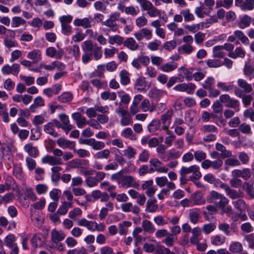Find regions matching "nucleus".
Masks as SVG:
<instances>
[{
  "label": "nucleus",
  "instance_id": "f257e3e1",
  "mask_svg": "<svg viewBox=\"0 0 254 254\" xmlns=\"http://www.w3.org/2000/svg\"><path fill=\"white\" fill-rule=\"evenodd\" d=\"M111 178L112 180L116 181L118 184H121L123 187L135 188L139 186L134 177L129 175H123L121 172L113 174Z\"/></svg>",
  "mask_w": 254,
  "mask_h": 254
},
{
  "label": "nucleus",
  "instance_id": "f03ea898",
  "mask_svg": "<svg viewBox=\"0 0 254 254\" xmlns=\"http://www.w3.org/2000/svg\"><path fill=\"white\" fill-rule=\"evenodd\" d=\"M139 4L142 11H146L147 13L150 17L160 16L161 11L155 7L153 3L149 0H135Z\"/></svg>",
  "mask_w": 254,
  "mask_h": 254
},
{
  "label": "nucleus",
  "instance_id": "7ed1b4c3",
  "mask_svg": "<svg viewBox=\"0 0 254 254\" xmlns=\"http://www.w3.org/2000/svg\"><path fill=\"white\" fill-rule=\"evenodd\" d=\"M180 173H182L186 176L192 173V175L190 176V180L192 182L199 180L202 176L201 173L199 171V167L196 165H193L189 167H182L180 170Z\"/></svg>",
  "mask_w": 254,
  "mask_h": 254
},
{
  "label": "nucleus",
  "instance_id": "20e7f679",
  "mask_svg": "<svg viewBox=\"0 0 254 254\" xmlns=\"http://www.w3.org/2000/svg\"><path fill=\"white\" fill-rule=\"evenodd\" d=\"M221 103L226 104V107L228 108H231L233 109L238 108L240 106V102L238 100L232 98L228 94H222L219 97V101Z\"/></svg>",
  "mask_w": 254,
  "mask_h": 254
},
{
  "label": "nucleus",
  "instance_id": "39448f33",
  "mask_svg": "<svg viewBox=\"0 0 254 254\" xmlns=\"http://www.w3.org/2000/svg\"><path fill=\"white\" fill-rule=\"evenodd\" d=\"M79 143L88 145L91 146L93 149L97 150H101L105 147V143L103 142L97 141L93 138L80 140Z\"/></svg>",
  "mask_w": 254,
  "mask_h": 254
},
{
  "label": "nucleus",
  "instance_id": "423d86ee",
  "mask_svg": "<svg viewBox=\"0 0 254 254\" xmlns=\"http://www.w3.org/2000/svg\"><path fill=\"white\" fill-rule=\"evenodd\" d=\"M173 113V110L170 109L166 113L162 115L161 119L159 121L161 122V124H162V129L163 130H169L168 128L170 125Z\"/></svg>",
  "mask_w": 254,
  "mask_h": 254
},
{
  "label": "nucleus",
  "instance_id": "0eeeda50",
  "mask_svg": "<svg viewBox=\"0 0 254 254\" xmlns=\"http://www.w3.org/2000/svg\"><path fill=\"white\" fill-rule=\"evenodd\" d=\"M133 35L138 41L142 40L144 38L149 40L152 37L151 30L147 28H142L140 30L135 32Z\"/></svg>",
  "mask_w": 254,
  "mask_h": 254
},
{
  "label": "nucleus",
  "instance_id": "6e6552de",
  "mask_svg": "<svg viewBox=\"0 0 254 254\" xmlns=\"http://www.w3.org/2000/svg\"><path fill=\"white\" fill-rule=\"evenodd\" d=\"M1 71L3 74L17 75L20 71V66L18 64H14L11 66L5 64L2 67Z\"/></svg>",
  "mask_w": 254,
  "mask_h": 254
},
{
  "label": "nucleus",
  "instance_id": "1a4fd4ad",
  "mask_svg": "<svg viewBox=\"0 0 254 254\" xmlns=\"http://www.w3.org/2000/svg\"><path fill=\"white\" fill-rule=\"evenodd\" d=\"M235 95L236 96L242 99L243 103L245 107L249 106L253 100L252 95H245L242 89L239 87H235Z\"/></svg>",
  "mask_w": 254,
  "mask_h": 254
},
{
  "label": "nucleus",
  "instance_id": "9d476101",
  "mask_svg": "<svg viewBox=\"0 0 254 254\" xmlns=\"http://www.w3.org/2000/svg\"><path fill=\"white\" fill-rule=\"evenodd\" d=\"M51 241L55 244L58 245L61 241L64 240L65 235L62 230H57L56 229H53L51 233Z\"/></svg>",
  "mask_w": 254,
  "mask_h": 254
},
{
  "label": "nucleus",
  "instance_id": "9b49d317",
  "mask_svg": "<svg viewBox=\"0 0 254 254\" xmlns=\"http://www.w3.org/2000/svg\"><path fill=\"white\" fill-rule=\"evenodd\" d=\"M46 204V200L44 198H41L40 199L32 204L30 208V216L31 219L33 220L34 219H37L36 217H34L35 213L36 212L35 209L37 210H41L45 206Z\"/></svg>",
  "mask_w": 254,
  "mask_h": 254
},
{
  "label": "nucleus",
  "instance_id": "f8f14e48",
  "mask_svg": "<svg viewBox=\"0 0 254 254\" xmlns=\"http://www.w3.org/2000/svg\"><path fill=\"white\" fill-rule=\"evenodd\" d=\"M92 18L91 17H84L83 18H76L73 24L75 26L82 27L85 29L92 27Z\"/></svg>",
  "mask_w": 254,
  "mask_h": 254
},
{
  "label": "nucleus",
  "instance_id": "ddd939ff",
  "mask_svg": "<svg viewBox=\"0 0 254 254\" xmlns=\"http://www.w3.org/2000/svg\"><path fill=\"white\" fill-rule=\"evenodd\" d=\"M43 164H49L51 165H60L63 164V160L61 158H57L49 155L45 156L42 159Z\"/></svg>",
  "mask_w": 254,
  "mask_h": 254
},
{
  "label": "nucleus",
  "instance_id": "4468645a",
  "mask_svg": "<svg viewBox=\"0 0 254 254\" xmlns=\"http://www.w3.org/2000/svg\"><path fill=\"white\" fill-rule=\"evenodd\" d=\"M24 150L29 156L33 158H36L39 154L38 149L33 145V143L29 142L24 146Z\"/></svg>",
  "mask_w": 254,
  "mask_h": 254
},
{
  "label": "nucleus",
  "instance_id": "2eb2a0df",
  "mask_svg": "<svg viewBox=\"0 0 254 254\" xmlns=\"http://www.w3.org/2000/svg\"><path fill=\"white\" fill-rule=\"evenodd\" d=\"M46 54L47 56L51 58H55L57 59H60L64 55V50L60 49L57 51L55 48L51 47L46 49Z\"/></svg>",
  "mask_w": 254,
  "mask_h": 254
},
{
  "label": "nucleus",
  "instance_id": "dca6fc26",
  "mask_svg": "<svg viewBox=\"0 0 254 254\" xmlns=\"http://www.w3.org/2000/svg\"><path fill=\"white\" fill-rule=\"evenodd\" d=\"M58 146L63 149L69 148L73 149L75 147V142L65 139L64 137H60L57 140Z\"/></svg>",
  "mask_w": 254,
  "mask_h": 254
},
{
  "label": "nucleus",
  "instance_id": "f3484780",
  "mask_svg": "<svg viewBox=\"0 0 254 254\" xmlns=\"http://www.w3.org/2000/svg\"><path fill=\"white\" fill-rule=\"evenodd\" d=\"M142 99L143 96L141 94H137L134 96L129 109L130 112L132 115H135L139 111L138 104Z\"/></svg>",
  "mask_w": 254,
  "mask_h": 254
},
{
  "label": "nucleus",
  "instance_id": "a211bd4d",
  "mask_svg": "<svg viewBox=\"0 0 254 254\" xmlns=\"http://www.w3.org/2000/svg\"><path fill=\"white\" fill-rule=\"evenodd\" d=\"M71 117L76 121L77 126L79 128H83L87 124L86 118L79 112L73 113Z\"/></svg>",
  "mask_w": 254,
  "mask_h": 254
},
{
  "label": "nucleus",
  "instance_id": "6ab92c4d",
  "mask_svg": "<svg viewBox=\"0 0 254 254\" xmlns=\"http://www.w3.org/2000/svg\"><path fill=\"white\" fill-rule=\"evenodd\" d=\"M189 215L190 221L192 224H195L200 218V210L197 208L190 209Z\"/></svg>",
  "mask_w": 254,
  "mask_h": 254
},
{
  "label": "nucleus",
  "instance_id": "aec40b11",
  "mask_svg": "<svg viewBox=\"0 0 254 254\" xmlns=\"http://www.w3.org/2000/svg\"><path fill=\"white\" fill-rule=\"evenodd\" d=\"M237 84L238 87L243 89L242 90L243 91V93H249L253 91L252 85L244 79H239L237 81Z\"/></svg>",
  "mask_w": 254,
  "mask_h": 254
},
{
  "label": "nucleus",
  "instance_id": "412c9836",
  "mask_svg": "<svg viewBox=\"0 0 254 254\" xmlns=\"http://www.w3.org/2000/svg\"><path fill=\"white\" fill-rule=\"evenodd\" d=\"M142 227L145 232L149 234H152L156 230L155 227L153 223L147 219H145L142 221Z\"/></svg>",
  "mask_w": 254,
  "mask_h": 254
},
{
  "label": "nucleus",
  "instance_id": "4be33fe9",
  "mask_svg": "<svg viewBox=\"0 0 254 254\" xmlns=\"http://www.w3.org/2000/svg\"><path fill=\"white\" fill-rule=\"evenodd\" d=\"M134 86L138 91H143L146 90L147 86V82L143 77H140L136 79L135 82Z\"/></svg>",
  "mask_w": 254,
  "mask_h": 254
},
{
  "label": "nucleus",
  "instance_id": "5701e85b",
  "mask_svg": "<svg viewBox=\"0 0 254 254\" xmlns=\"http://www.w3.org/2000/svg\"><path fill=\"white\" fill-rule=\"evenodd\" d=\"M124 45L131 51H136L139 48V45L135 40L131 37L127 38L124 42Z\"/></svg>",
  "mask_w": 254,
  "mask_h": 254
},
{
  "label": "nucleus",
  "instance_id": "b1692460",
  "mask_svg": "<svg viewBox=\"0 0 254 254\" xmlns=\"http://www.w3.org/2000/svg\"><path fill=\"white\" fill-rule=\"evenodd\" d=\"M246 55V52L241 47H237L234 51L230 52L228 54L229 57L232 59H237V58H243Z\"/></svg>",
  "mask_w": 254,
  "mask_h": 254
},
{
  "label": "nucleus",
  "instance_id": "393cba45",
  "mask_svg": "<svg viewBox=\"0 0 254 254\" xmlns=\"http://www.w3.org/2000/svg\"><path fill=\"white\" fill-rule=\"evenodd\" d=\"M121 136L128 138L131 140H135L137 139V136L133 132L132 129L130 127H127L124 129L121 133Z\"/></svg>",
  "mask_w": 254,
  "mask_h": 254
},
{
  "label": "nucleus",
  "instance_id": "a878e982",
  "mask_svg": "<svg viewBox=\"0 0 254 254\" xmlns=\"http://www.w3.org/2000/svg\"><path fill=\"white\" fill-rule=\"evenodd\" d=\"M235 208L240 213H242L247 209V205L245 201L241 199H239L233 202Z\"/></svg>",
  "mask_w": 254,
  "mask_h": 254
},
{
  "label": "nucleus",
  "instance_id": "bb28decb",
  "mask_svg": "<svg viewBox=\"0 0 254 254\" xmlns=\"http://www.w3.org/2000/svg\"><path fill=\"white\" fill-rule=\"evenodd\" d=\"M27 58L33 61V63H37L41 59V54L40 50H34L29 52L27 54Z\"/></svg>",
  "mask_w": 254,
  "mask_h": 254
},
{
  "label": "nucleus",
  "instance_id": "cd10ccee",
  "mask_svg": "<svg viewBox=\"0 0 254 254\" xmlns=\"http://www.w3.org/2000/svg\"><path fill=\"white\" fill-rule=\"evenodd\" d=\"M217 150L221 152V156L223 158H228L232 156V152L226 149V147L222 144L217 143L215 145Z\"/></svg>",
  "mask_w": 254,
  "mask_h": 254
},
{
  "label": "nucleus",
  "instance_id": "c85d7f7f",
  "mask_svg": "<svg viewBox=\"0 0 254 254\" xmlns=\"http://www.w3.org/2000/svg\"><path fill=\"white\" fill-rule=\"evenodd\" d=\"M252 21V18L250 16L245 15L241 18L238 24L239 27L241 29L247 28L250 26Z\"/></svg>",
  "mask_w": 254,
  "mask_h": 254
},
{
  "label": "nucleus",
  "instance_id": "c756f323",
  "mask_svg": "<svg viewBox=\"0 0 254 254\" xmlns=\"http://www.w3.org/2000/svg\"><path fill=\"white\" fill-rule=\"evenodd\" d=\"M243 189L252 198L254 197V188L253 182L251 181L245 182L243 185Z\"/></svg>",
  "mask_w": 254,
  "mask_h": 254
},
{
  "label": "nucleus",
  "instance_id": "7c9ffc66",
  "mask_svg": "<svg viewBox=\"0 0 254 254\" xmlns=\"http://www.w3.org/2000/svg\"><path fill=\"white\" fill-rule=\"evenodd\" d=\"M123 155L128 159H134L136 155V150L130 146L123 150Z\"/></svg>",
  "mask_w": 254,
  "mask_h": 254
},
{
  "label": "nucleus",
  "instance_id": "2f4dec72",
  "mask_svg": "<svg viewBox=\"0 0 254 254\" xmlns=\"http://www.w3.org/2000/svg\"><path fill=\"white\" fill-rule=\"evenodd\" d=\"M180 13L182 14L184 21L186 22L193 21L195 19L194 16L189 8L182 9Z\"/></svg>",
  "mask_w": 254,
  "mask_h": 254
},
{
  "label": "nucleus",
  "instance_id": "473e14b6",
  "mask_svg": "<svg viewBox=\"0 0 254 254\" xmlns=\"http://www.w3.org/2000/svg\"><path fill=\"white\" fill-rule=\"evenodd\" d=\"M120 77V82L124 85H126L129 83V73L128 71L126 70H122L119 73Z\"/></svg>",
  "mask_w": 254,
  "mask_h": 254
},
{
  "label": "nucleus",
  "instance_id": "72a5a7b5",
  "mask_svg": "<svg viewBox=\"0 0 254 254\" xmlns=\"http://www.w3.org/2000/svg\"><path fill=\"white\" fill-rule=\"evenodd\" d=\"M252 173L253 182L254 183V165L252 167V171L248 168H245L242 169V178L244 180L247 181L251 177Z\"/></svg>",
  "mask_w": 254,
  "mask_h": 254
},
{
  "label": "nucleus",
  "instance_id": "f704fd0d",
  "mask_svg": "<svg viewBox=\"0 0 254 254\" xmlns=\"http://www.w3.org/2000/svg\"><path fill=\"white\" fill-rule=\"evenodd\" d=\"M223 195L221 194L215 190H212L210 192L209 194L207 196L206 200L208 202L215 203Z\"/></svg>",
  "mask_w": 254,
  "mask_h": 254
},
{
  "label": "nucleus",
  "instance_id": "c9c22d12",
  "mask_svg": "<svg viewBox=\"0 0 254 254\" xmlns=\"http://www.w3.org/2000/svg\"><path fill=\"white\" fill-rule=\"evenodd\" d=\"M72 207V202L64 201L62 203L61 206L58 209L57 213L60 215H64L67 213L68 209Z\"/></svg>",
  "mask_w": 254,
  "mask_h": 254
},
{
  "label": "nucleus",
  "instance_id": "e433bc0d",
  "mask_svg": "<svg viewBox=\"0 0 254 254\" xmlns=\"http://www.w3.org/2000/svg\"><path fill=\"white\" fill-rule=\"evenodd\" d=\"M44 105V99L41 96H38L34 99V103L30 106V109L32 112H35L37 107L43 106Z\"/></svg>",
  "mask_w": 254,
  "mask_h": 254
},
{
  "label": "nucleus",
  "instance_id": "4c0bfd02",
  "mask_svg": "<svg viewBox=\"0 0 254 254\" xmlns=\"http://www.w3.org/2000/svg\"><path fill=\"white\" fill-rule=\"evenodd\" d=\"M0 115L2 116L3 122L5 123L9 122L6 105L5 104H2L1 102H0Z\"/></svg>",
  "mask_w": 254,
  "mask_h": 254
},
{
  "label": "nucleus",
  "instance_id": "58836bf2",
  "mask_svg": "<svg viewBox=\"0 0 254 254\" xmlns=\"http://www.w3.org/2000/svg\"><path fill=\"white\" fill-rule=\"evenodd\" d=\"M161 122L157 119L153 120L148 125V130L151 133H155L160 127Z\"/></svg>",
  "mask_w": 254,
  "mask_h": 254
},
{
  "label": "nucleus",
  "instance_id": "ea45409f",
  "mask_svg": "<svg viewBox=\"0 0 254 254\" xmlns=\"http://www.w3.org/2000/svg\"><path fill=\"white\" fill-rule=\"evenodd\" d=\"M164 93V92L162 90L155 88H152L149 91V97L155 100H158L163 96Z\"/></svg>",
  "mask_w": 254,
  "mask_h": 254
},
{
  "label": "nucleus",
  "instance_id": "a19ab883",
  "mask_svg": "<svg viewBox=\"0 0 254 254\" xmlns=\"http://www.w3.org/2000/svg\"><path fill=\"white\" fill-rule=\"evenodd\" d=\"M217 87L223 92H230L233 90L235 91V87H237L233 85L221 81L217 83Z\"/></svg>",
  "mask_w": 254,
  "mask_h": 254
},
{
  "label": "nucleus",
  "instance_id": "79ce46f5",
  "mask_svg": "<svg viewBox=\"0 0 254 254\" xmlns=\"http://www.w3.org/2000/svg\"><path fill=\"white\" fill-rule=\"evenodd\" d=\"M44 131L52 136L57 137L59 136L58 133L54 129V124L52 123H48L44 126Z\"/></svg>",
  "mask_w": 254,
  "mask_h": 254
},
{
  "label": "nucleus",
  "instance_id": "37998d69",
  "mask_svg": "<svg viewBox=\"0 0 254 254\" xmlns=\"http://www.w3.org/2000/svg\"><path fill=\"white\" fill-rule=\"evenodd\" d=\"M241 9L243 11H251L254 8V0H245L242 5H240Z\"/></svg>",
  "mask_w": 254,
  "mask_h": 254
},
{
  "label": "nucleus",
  "instance_id": "c03bdc74",
  "mask_svg": "<svg viewBox=\"0 0 254 254\" xmlns=\"http://www.w3.org/2000/svg\"><path fill=\"white\" fill-rule=\"evenodd\" d=\"M233 3V0H218L216 3V8L224 7L229 9L232 6Z\"/></svg>",
  "mask_w": 254,
  "mask_h": 254
},
{
  "label": "nucleus",
  "instance_id": "a18cd8bd",
  "mask_svg": "<svg viewBox=\"0 0 254 254\" xmlns=\"http://www.w3.org/2000/svg\"><path fill=\"white\" fill-rule=\"evenodd\" d=\"M234 35L236 38L241 41L244 44H248L249 40L248 38L245 35L243 32L241 30H236L234 32Z\"/></svg>",
  "mask_w": 254,
  "mask_h": 254
},
{
  "label": "nucleus",
  "instance_id": "49530a36",
  "mask_svg": "<svg viewBox=\"0 0 254 254\" xmlns=\"http://www.w3.org/2000/svg\"><path fill=\"white\" fill-rule=\"evenodd\" d=\"M79 47L77 45H74L68 48V54L74 57L76 60H78L79 59Z\"/></svg>",
  "mask_w": 254,
  "mask_h": 254
},
{
  "label": "nucleus",
  "instance_id": "de8ad7c7",
  "mask_svg": "<svg viewBox=\"0 0 254 254\" xmlns=\"http://www.w3.org/2000/svg\"><path fill=\"white\" fill-rule=\"evenodd\" d=\"M110 155V151L106 149L100 151L94 154V157L97 159H107Z\"/></svg>",
  "mask_w": 254,
  "mask_h": 254
},
{
  "label": "nucleus",
  "instance_id": "09e8293b",
  "mask_svg": "<svg viewBox=\"0 0 254 254\" xmlns=\"http://www.w3.org/2000/svg\"><path fill=\"white\" fill-rule=\"evenodd\" d=\"M201 27L202 28L203 27V24L202 23L193 24L192 25H186L184 27L186 29L188 30L190 32L194 33L197 32L201 29Z\"/></svg>",
  "mask_w": 254,
  "mask_h": 254
},
{
  "label": "nucleus",
  "instance_id": "8fccbe9b",
  "mask_svg": "<svg viewBox=\"0 0 254 254\" xmlns=\"http://www.w3.org/2000/svg\"><path fill=\"white\" fill-rule=\"evenodd\" d=\"M229 250L232 253H239L243 251V248L241 243L235 242L230 245Z\"/></svg>",
  "mask_w": 254,
  "mask_h": 254
},
{
  "label": "nucleus",
  "instance_id": "3c124183",
  "mask_svg": "<svg viewBox=\"0 0 254 254\" xmlns=\"http://www.w3.org/2000/svg\"><path fill=\"white\" fill-rule=\"evenodd\" d=\"M222 51V45L215 46L213 49V57L215 58H223L225 54Z\"/></svg>",
  "mask_w": 254,
  "mask_h": 254
},
{
  "label": "nucleus",
  "instance_id": "603ef678",
  "mask_svg": "<svg viewBox=\"0 0 254 254\" xmlns=\"http://www.w3.org/2000/svg\"><path fill=\"white\" fill-rule=\"evenodd\" d=\"M31 243L35 248L41 247L43 245V242L42 240V235L36 234L34 235L31 240Z\"/></svg>",
  "mask_w": 254,
  "mask_h": 254
},
{
  "label": "nucleus",
  "instance_id": "864d4df0",
  "mask_svg": "<svg viewBox=\"0 0 254 254\" xmlns=\"http://www.w3.org/2000/svg\"><path fill=\"white\" fill-rule=\"evenodd\" d=\"M193 204L200 205L205 203V200L202 198V194L200 192H197L192 196Z\"/></svg>",
  "mask_w": 254,
  "mask_h": 254
},
{
  "label": "nucleus",
  "instance_id": "5fc2aeb1",
  "mask_svg": "<svg viewBox=\"0 0 254 254\" xmlns=\"http://www.w3.org/2000/svg\"><path fill=\"white\" fill-rule=\"evenodd\" d=\"M194 50V48L191 45L185 44L179 48V51L182 54H190Z\"/></svg>",
  "mask_w": 254,
  "mask_h": 254
},
{
  "label": "nucleus",
  "instance_id": "6e6d98bb",
  "mask_svg": "<svg viewBox=\"0 0 254 254\" xmlns=\"http://www.w3.org/2000/svg\"><path fill=\"white\" fill-rule=\"evenodd\" d=\"M131 225V223L129 221H124L119 224V231L120 235L126 234L127 228Z\"/></svg>",
  "mask_w": 254,
  "mask_h": 254
},
{
  "label": "nucleus",
  "instance_id": "4d7b16f0",
  "mask_svg": "<svg viewBox=\"0 0 254 254\" xmlns=\"http://www.w3.org/2000/svg\"><path fill=\"white\" fill-rule=\"evenodd\" d=\"M72 98V95L70 92H64L58 97V100L62 103L71 101Z\"/></svg>",
  "mask_w": 254,
  "mask_h": 254
},
{
  "label": "nucleus",
  "instance_id": "13d9d810",
  "mask_svg": "<svg viewBox=\"0 0 254 254\" xmlns=\"http://www.w3.org/2000/svg\"><path fill=\"white\" fill-rule=\"evenodd\" d=\"M108 42L111 45H113L115 43L121 45L122 43L124 44V38L119 35L110 36L108 39Z\"/></svg>",
  "mask_w": 254,
  "mask_h": 254
},
{
  "label": "nucleus",
  "instance_id": "bf43d9fd",
  "mask_svg": "<svg viewBox=\"0 0 254 254\" xmlns=\"http://www.w3.org/2000/svg\"><path fill=\"white\" fill-rule=\"evenodd\" d=\"M125 12L127 15H130L131 16H135L139 12V9L138 7L129 6L125 8Z\"/></svg>",
  "mask_w": 254,
  "mask_h": 254
},
{
  "label": "nucleus",
  "instance_id": "052dcab7",
  "mask_svg": "<svg viewBox=\"0 0 254 254\" xmlns=\"http://www.w3.org/2000/svg\"><path fill=\"white\" fill-rule=\"evenodd\" d=\"M225 238L221 235H216L211 238V243L215 246H220L225 242Z\"/></svg>",
  "mask_w": 254,
  "mask_h": 254
},
{
  "label": "nucleus",
  "instance_id": "680f3d73",
  "mask_svg": "<svg viewBox=\"0 0 254 254\" xmlns=\"http://www.w3.org/2000/svg\"><path fill=\"white\" fill-rule=\"evenodd\" d=\"M102 25L108 27L113 32H116L118 28V26L117 23L115 22L112 21V20H110L109 19L103 22L102 23Z\"/></svg>",
  "mask_w": 254,
  "mask_h": 254
},
{
  "label": "nucleus",
  "instance_id": "e2e57ef3",
  "mask_svg": "<svg viewBox=\"0 0 254 254\" xmlns=\"http://www.w3.org/2000/svg\"><path fill=\"white\" fill-rule=\"evenodd\" d=\"M216 228V226L215 224L210 223L204 224L202 227V230L204 234H208L214 231Z\"/></svg>",
  "mask_w": 254,
  "mask_h": 254
},
{
  "label": "nucleus",
  "instance_id": "0e129e2a",
  "mask_svg": "<svg viewBox=\"0 0 254 254\" xmlns=\"http://www.w3.org/2000/svg\"><path fill=\"white\" fill-rule=\"evenodd\" d=\"M177 67V64L176 63H173L172 64H165L160 67V69L164 72H170Z\"/></svg>",
  "mask_w": 254,
  "mask_h": 254
},
{
  "label": "nucleus",
  "instance_id": "69168bd1",
  "mask_svg": "<svg viewBox=\"0 0 254 254\" xmlns=\"http://www.w3.org/2000/svg\"><path fill=\"white\" fill-rule=\"evenodd\" d=\"M177 239V236L169 234L168 236L167 235V237L163 240L162 242L168 247H172Z\"/></svg>",
  "mask_w": 254,
  "mask_h": 254
},
{
  "label": "nucleus",
  "instance_id": "338daca9",
  "mask_svg": "<svg viewBox=\"0 0 254 254\" xmlns=\"http://www.w3.org/2000/svg\"><path fill=\"white\" fill-rule=\"evenodd\" d=\"M206 64L210 68H217L222 65L220 60L215 59L207 60Z\"/></svg>",
  "mask_w": 254,
  "mask_h": 254
},
{
  "label": "nucleus",
  "instance_id": "774afa93",
  "mask_svg": "<svg viewBox=\"0 0 254 254\" xmlns=\"http://www.w3.org/2000/svg\"><path fill=\"white\" fill-rule=\"evenodd\" d=\"M215 79L213 77H208L207 79L204 81L203 83L202 84V86L203 88L209 90L210 89L213 85L214 84Z\"/></svg>",
  "mask_w": 254,
  "mask_h": 254
}]
</instances>
